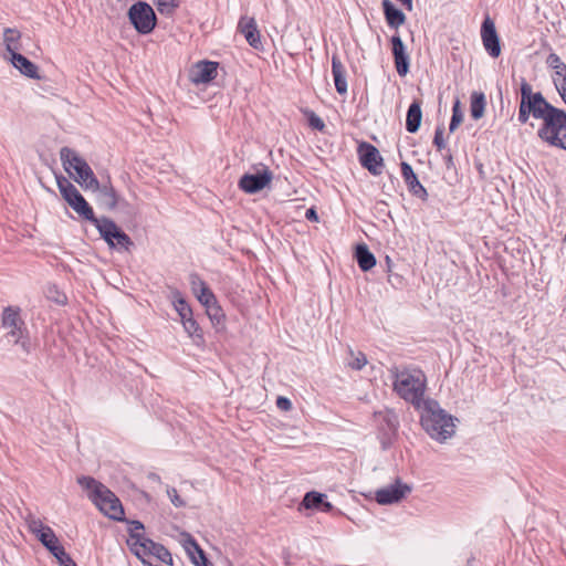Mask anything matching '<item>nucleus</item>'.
Returning a JSON list of instances; mask_svg holds the SVG:
<instances>
[{
  "label": "nucleus",
  "instance_id": "obj_12",
  "mask_svg": "<svg viewBox=\"0 0 566 566\" xmlns=\"http://www.w3.org/2000/svg\"><path fill=\"white\" fill-rule=\"evenodd\" d=\"M87 190L96 195V201L101 207L107 210H114L124 201L120 195L112 185L109 178L105 181L97 180V187H90Z\"/></svg>",
  "mask_w": 566,
  "mask_h": 566
},
{
  "label": "nucleus",
  "instance_id": "obj_13",
  "mask_svg": "<svg viewBox=\"0 0 566 566\" xmlns=\"http://www.w3.org/2000/svg\"><path fill=\"white\" fill-rule=\"evenodd\" d=\"M359 160L364 168H366L374 176L381 174L384 168V160L378 149L368 144L361 143L358 147Z\"/></svg>",
  "mask_w": 566,
  "mask_h": 566
},
{
  "label": "nucleus",
  "instance_id": "obj_18",
  "mask_svg": "<svg viewBox=\"0 0 566 566\" xmlns=\"http://www.w3.org/2000/svg\"><path fill=\"white\" fill-rule=\"evenodd\" d=\"M401 175L403 177L405 182L408 186L409 191L418 198L426 199V197L428 196L427 190L420 184L412 167L409 164H401Z\"/></svg>",
  "mask_w": 566,
  "mask_h": 566
},
{
  "label": "nucleus",
  "instance_id": "obj_32",
  "mask_svg": "<svg viewBox=\"0 0 566 566\" xmlns=\"http://www.w3.org/2000/svg\"><path fill=\"white\" fill-rule=\"evenodd\" d=\"M326 497L325 494L318 493V492H307L303 499L302 504L306 509H316L318 510L321 506V503H323V500Z\"/></svg>",
  "mask_w": 566,
  "mask_h": 566
},
{
  "label": "nucleus",
  "instance_id": "obj_35",
  "mask_svg": "<svg viewBox=\"0 0 566 566\" xmlns=\"http://www.w3.org/2000/svg\"><path fill=\"white\" fill-rule=\"evenodd\" d=\"M396 71L399 76H405L409 72V55L408 53L394 55Z\"/></svg>",
  "mask_w": 566,
  "mask_h": 566
},
{
  "label": "nucleus",
  "instance_id": "obj_53",
  "mask_svg": "<svg viewBox=\"0 0 566 566\" xmlns=\"http://www.w3.org/2000/svg\"><path fill=\"white\" fill-rule=\"evenodd\" d=\"M150 478H151L153 480H159V476H158V475H156V474H151V475H150Z\"/></svg>",
  "mask_w": 566,
  "mask_h": 566
},
{
  "label": "nucleus",
  "instance_id": "obj_33",
  "mask_svg": "<svg viewBox=\"0 0 566 566\" xmlns=\"http://www.w3.org/2000/svg\"><path fill=\"white\" fill-rule=\"evenodd\" d=\"M546 64L554 70V76L566 74V64L556 53H551L547 56Z\"/></svg>",
  "mask_w": 566,
  "mask_h": 566
},
{
  "label": "nucleus",
  "instance_id": "obj_42",
  "mask_svg": "<svg viewBox=\"0 0 566 566\" xmlns=\"http://www.w3.org/2000/svg\"><path fill=\"white\" fill-rule=\"evenodd\" d=\"M305 115L307 116L308 125L312 128L319 130V132H322L325 128L324 120L318 115H316L313 111H306Z\"/></svg>",
  "mask_w": 566,
  "mask_h": 566
},
{
  "label": "nucleus",
  "instance_id": "obj_47",
  "mask_svg": "<svg viewBox=\"0 0 566 566\" xmlns=\"http://www.w3.org/2000/svg\"><path fill=\"white\" fill-rule=\"evenodd\" d=\"M391 45H392V55L407 53L405 44L399 35H394L391 38Z\"/></svg>",
  "mask_w": 566,
  "mask_h": 566
},
{
  "label": "nucleus",
  "instance_id": "obj_29",
  "mask_svg": "<svg viewBox=\"0 0 566 566\" xmlns=\"http://www.w3.org/2000/svg\"><path fill=\"white\" fill-rule=\"evenodd\" d=\"M485 105L486 102L483 93H472L470 103V113L472 118L480 119L484 115Z\"/></svg>",
  "mask_w": 566,
  "mask_h": 566
},
{
  "label": "nucleus",
  "instance_id": "obj_54",
  "mask_svg": "<svg viewBox=\"0 0 566 566\" xmlns=\"http://www.w3.org/2000/svg\"><path fill=\"white\" fill-rule=\"evenodd\" d=\"M447 163H448V164H451V163H452V157H451V156H449V157H448Z\"/></svg>",
  "mask_w": 566,
  "mask_h": 566
},
{
  "label": "nucleus",
  "instance_id": "obj_9",
  "mask_svg": "<svg viewBox=\"0 0 566 566\" xmlns=\"http://www.w3.org/2000/svg\"><path fill=\"white\" fill-rule=\"evenodd\" d=\"M128 19L135 30L140 34L150 33L157 22L154 9L144 1H138L129 8Z\"/></svg>",
  "mask_w": 566,
  "mask_h": 566
},
{
  "label": "nucleus",
  "instance_id": "obj_52",
  "mask_svg": "<svg viewBox=\"0 0 566 566\" xmlns=\"http://www.w3.org/2000/svg\"><path fill=\"white\" fill-rule=\"evenodd\" d=\"M133 525H134V530H132V532H134V533H136V531H138V530H144V525L139 521H134Z\"/></svg>",
  "mask_w": 566,
  "mask_h": 566
},
{
  "label": "nucleus",
  "instance_id": "obj_38",
  "mask_svg": "<svg viewBox=\"0 0 566 566\" xmlns=\"http://www.w3.org/2000/svg\"><path fill=\"white\" fill-rule=\"evenodd\" d=\"M350 354V360H348V366L352 369L360 370L367 365V357L364 353L357 352L354 353L353 350L349 352Z\"/></svg>",
  "mask_w": 566,
  "mask_h": 566
},
{
  "label": "nucleus",
  "instance_id": "obj_31",
  "mask_svg": "<svg viewBox=\"0 0 566 566\" xmlns=\"http://www.w3.org/2000/svg\"><path fill=\"white\" fill-rule=\"evenodd\" d=\"M151 546V553L150 556H155L160 562L171 565L172 564V556L170 552L161 544L158 543H148Z\"/></svg>",
  "mask_w": 566,
  "mask_h": 566
},
{
  "label": "nucleus",
  "instance_id": "obj_41",
  "mask_svg": "<svg viewBox=\"0 0 566 566\" xmlns=\"http://www.w3.org/2000/svg\"><path fill=\"white\" fill-rule=\"evenodd\" d=\"M27 524H28V528L29 531L34 534L35 536H38L40 533L44 532V530H46V525L43 524V522L35 517V516H32L30 515L28 518H27Z\"/></svg>",
  "mask_w": 566,
  "mask_h": 566
},
{
  "label": "nucleus",
  "instance_id": "obj_43",
  "mask_svg": "<svg viewBox=\"0 0 566 566\" xmlns=\"http://www.w3.org/2000/svg\"><path fill=\"white\" fill-rule=\"evenodd\" d=\"M382 417V420L386 422L388 429L390 431H396L398 427V419L394 411H386L385 413H379Z\"/></svg>",
  "mask_w": 566,
  "mask_h": 566
},
{
  "label": "nucleus",
  "instance_id": "obj_50",
  "mask_svg": "<svg viewBox=\"0 0 566 566\" xmlns=\"http://www.w3.org/2000/svg\"><path fill=\"white\" fill-rule=\"evenodd\" d=\"M305 218L307 220H312V221H317V219H318L317 213L313 208L306 210Z\"/></svg>",
  "mask_w": 566,
  "mask_h": 566
},
{
  "label": "nucleus",
  "instance_id": "obj_19",
  "mask_svg": "<svg viewBox=\"0 0 566 566\" xmlns=\"http://www.w3.org/2000/svg\"><path fill=\"white\" fill-rule=\"evenodd\" d=\"M130 546L132 552L140 559L144 560L145 557H149L151 553V546L148 543H155L154 541L145 537L142 534L130 532L129 538L127 541Z\"/></svg>",
  "mask_w": 566,
  "mask_h": 566
},
{
  "label": "nucleus",
  "instance_id": "obj_37",
  "mask_svg": "<svg viewBox=\"0 0 566 566\" xmlns=\"http://www.w3.org/2000/svg\"><path fill=\"white\" fill-rule=\"evenodd\" d=\"M463 120V113L461 111L460 101L457 99L452 107V116L449 125L450 132H454Z\"/></svg>",
  "mask_w": 566,
  "mask_h": 566
},
{
  "label": "nucleus",
  "instance_id": "obj_14",
  "mask_svg": "<svg viewBox=\"0 0 566 566\" xmlns=\"http://www.w3.org/2000/svg\"><path fill=\"white\" fill-rule=\"evenodd\" d=\"M481 38L485 51L492 57H497L501 53L500 39L497 36L494 22L489 17H486L482 23Z\"/></svg>",
  "mask_w": 566,
  "mask_h": 566
},
{
  "label": "nucleus",
  "instance_id": "obj_7",
  "mask_svg": "<svg viewBox=\"0 0 566 566\" xmlns=\"http://www.w3.org/2000/svg\"><path fill=\"white\" fill-rule=\"evenodd\" d=\"M538 136L549 145L566 150V113L555 108L543 122Z\"/></svg>",
  "mask_w": 566,
  "mask_h": 566
},
{
  "label": "nucleus",
  "instance_id": "obj_10",
  "mask_svg": "<svg viewBox=\"0 0 566 566\" xmlns=\"http://www.w3.org/2000/svg\"><path fill=\"white\" fill-rule=\"evenodd\" d=\"M273 179V174L264 164L255 167L254 174H244L239 180V188L245 193H256L264 189Z\"/></svg>",
  "mask_w": 566,
  "mask_h": 566
},
{
  "label": "nucleus",
  "instance_id": "obj_20",
  "mask_svg": "<svg viewBox=\"0 0 566 566\" xmlns=\"http://www.w3.org/2000/svg\"><path fill=\"white\" fill-rule=\"evenodd\" d=\"M67 205L84 220L92 222L96 226L99 218H96L93 208L88 205L85 198L78 193Z\"/></svg>",
  "mask_w": 566,
  "mask_h": 566
},
{
  "label": "nucleus",
  "instance_id": "obj_15",
  "mask_svg": "<svg viewBox=\"0 0 566 566\" xmlns=\"http://www.w3.org/2000/svg\"><path fill=\"white\" fill-rule=\"evenodd\" d=\"M218 63L212 61H200L189 71V78L193 84H206L216 78Z\"/></svg>",
  "mask_w": 566,
  "mask_h": 566
},
{
  "label": "nucleus",
  "instance_id": "obj_5",
  "mask_svg": "<svg viewBox=\"0 0 566 566\" xmlns=\"http://www.w3.org/2000/svg\"><path fill=\"white\" fill-rule=\"evenodd\" d=\"M60 158L65 171L73 176L85 190L90 187H97V178L92 168L75 150L63 147L60 150Z\"/></svg>",
  "mask_w": 566,
  "mask_h": 566
},
{
  "label": "nucleus",
  "instance_id": "obj_51",
  "mask_svg": "<svg viewBox=\"0 0 566 566\" xmlns=\"http://www.w3.org/2000/svg\"><path fill=\"white\" fill-rule=\"evenodd\" d=\"M318 510L322 512H331L333 510V505H332V503L325 501V499H324L323 503H321V506Z\"/></svg>",
  "mask_w": 566,
  "mask_h": 566
},
{
  "label": "nucleus",
  "instance_id": "obj_45",
  "mask_svg": "<svg viewBox=\"0 0 566 566\" xmlns=\"http://www.w3.org/2000/svg\"><path fill=\"white\" fill-rule=\"evenodd\" d=\"M54 557L57 559L61 566H77L72 557L62 548Z\"/></svg>",
  "mask_w": 566,
  "mask_h": 566
},
{
  "label": "nucleus",
  "instance_id": "obj_48",
  "mask_svg": "<svg viewBox=\"0 0 566 566\" xmlns=\"http://www.w3.org/2000/svg\"><path fill=\"white\" fill-rule=\"evenodd\" d=\"M433 144L438 148V150H441L446 147V143L443 139V128L438 127L434 133Z\"/></svg>",
  "mask_w": 566,
  "mask_h": 566
},
{
  "label": "nucleus",
  "instance_id": "obj_34",
  "mask_svg": "<svg viewBox=\"0 0 566 566\" xmlns=\"http://www.w3.org/2000/svg\"><path fill=\"white\" fill-rule=\"evenodd\" d=\"M206 312L213 325H220L223 323L224 313L218 302L211 306H208Z\"/></svg>",
  "mask_w": 566,
  "mask_h": 566
},
{
  "label": "nucleus",
  "instance_id": "obj_11",
  "mask_svg": "<svg viewBox=\"0 0 566 566\" xmlns=\"http://www.w3.org/2000/svg\"><path fill=\"white\" fill-rule=\"evenodd\" d=\"M412 488L397 478L394 483L376 490L375 501L380 505L399 503L405 499Z\"/></svg>",
  "mask_w": 566,
  "mask_h": 566
},
{
  "label": "nucleus",
  "instance_id": "obj_26",
  "mask_svg": "<svg viewBox=\"0 0 566 566\" xmlns=\"http://www.w3.org/2000/svg\"><path fill=\"white\" fill-rule=\"evenodd\" d=\"M421 118H422V112H421L420 103L413 102L407 111V118H406L407 132L416 133L420 127Z\"/></svg>",
  "mask_w": 566,
  "mask_h": 566
},
{
  "label": "nucleus",
  "instance_id": "obj_28",
  "mask_svg": "<svg viewBox=\"0 0 566 566\" xmlns=\"http://www.w3.org/2000/svg\"><path fill=\"white\" fill-rule=\"evenodd\" d=\"M56 185L57 188L66 202H71V200L81 193L77 188L64 176H56Z\"/></svg>",
  "mask_w": 566,
  "mask_h": 566
},
{
  "label": "nucleus",
  "instance_id": "obj_16",
  "mask_svg": "<svg viewBox=\"0 0 566 566\" xmlns=\"http://www.w3.org/2000/svg\"><path fill=\"white\" fill-rule=\"evenodd\" d=\"M182 546L190 557L191 562L196 566H208V559L205 555L202 548L198 545L195 538L188 534L184 533L182 535Z\"/></svg>",
  "mask_w": 566,
  "mask_h": 566
},
{
  "label": "nucleus",
  "instance_id": "obj_3",
  "mask_svg": "<svg viewBox=\"0 0 566 566\" xmlns=\"http://www.w3.org/2000/svg\"><path fill=\"white\" fill-rule=\"evenodd\" d=\"M77 483L88 492L90 500L103 514L115 521L124 518L120 501L106 485L92 476H80Z\"/></svg>",
  "mask_w": 566,
  "mask_h": 566
},
{
  "label": "nucleus",
  "instance_id": "obj_21",
  "mask_svg": "<svg viewBox=\"0 0 566 566\" xmlns=\"http://www.w3.org/2000/svg\"><path fill=\"white\" fill-rule=\"evenodd\" d=\"M332 74L334 77L335 88L339 94L347 93V81H346V71L345 67L339 60V57L334 54L332 56Z\"/></svg>",
  "mask_w": 566,
  "mask_h": 566
},
{
  "label": "nucleus",
  "instance_id": "obj_22",
  "mask_svg": "<svg viewBox=\"0 0 566 566\" xmlns=\"http://www.w3.org/2000/svg\"><path fill=\"white\" fill-rule=\"evenodd\" d=\"M382 9L386 21L390 28L398 29L405 23V13L397 9L390 0H382Z\"/></svg>",
  "mask_w": 566,
  "mask_h": 566
},
{
  "label": "nucleus",
  "instance_id": "obj_39",
  "mask_svg": "<svg viewBox=\"0 0 566 566\" xmlns=\"http://www.w3.org/2000/svg\"><path fill=\"white\" fill-rule=\"evenodd\" d=\"M155 3L161 14H170L179 7L180 0H155Z\"/></svg>",
  "mask_w": 566,
  "mask_h": 566
},
{
  "label": "nucleus",
  "instance_id": "obj_2",
  "mask_svg": "<svg viewBox=\"0 0 566 566\" xmlns=\"http://www.w3.org/2000/svg\"><path fill=\"white\" fill-rule=\"evenodd\" d=\"M420 423L431 439L443 443L455 433L457 418L442 409L438 401L427 398L419 407Z\"/></svg>",
  "mask_w": 566,
  "mask_h": 566
},
{
  "label": "nucleus",
  "instance_id": "obj_25",
  "mask_svg": "<svg viewBox=\"0 0 566 566\" xmlns=\"http://www.w3.org/2000/svg\"><path fill=\"white\" fill-rule=\"evenodd\" d=\"M36 538L53 556L64 548L60 545L59 538L51 527H46V530L40 533Z\"/></svg>",
  "mask_w": 566,
  "mask_h": 566
},
{
  "label": "nucleus",
  "instance_id": "obj_30",
  "mask_svg": "<svg viewBox=\"0 0 566 566\" xmlns=\"http://www.w3.org/2000/svg\"><path fill=\"white\" fill-rule=\"evenodd\" d=\"M174 306L177 313L179 314L181 321L186 319L187 316H192L191 307L179 292L174 293Z\"/></svg>",
  "mask_w": 566,
  "mask_h": 566
},
{
  "label": "nucleus",
  "instance_id": "obj_6",
  "mask_svg": "<svg viewBox=\"0 0 566 566\" xmlns=\"http://www.w3.org/2000/svg\"><path fill=\"white\" fill-rule=\"evenodd\" d=\"M2 327L7 331L4 337L8 343L19 345L24 353H30L29 333L18 307L8 306L3 310Z\"/></svg>",
  "mask_w": 566,
  "mask_h": 566
},
{
  "label": "nucleus",
  "instance_id": "obj_49",
  "mask_svg": "<svg viewBox=\"0 0 566 566\" xmlns=\"http://www.w3.org/2000/svg\"><path fill=\"white\" fill-rule=\"evenodd\" d=\"M276 406L282 410H290L292 407V403L290 399L285 397H279L276 400Z\"/></svg>",
  "mask_w": 566,
  "mask_h": 566
},
{
  "label": "nucleus",
  "instance_id": "obj_40",
  "mask_svg": "<svg viewBox=\"0 0 566 566\" xmlns=\"http://www.w3.org/2000/svg\"><path fill=\"white\" fill-rule=\"evenodd\" d=\"M196 296L198 301L205 306V308L218 302L216 295L209 287L201 290L200 293L196 294Z\"/></svg>",
  "mask_w": 566,
  "mask_h": 566
},
{
  "label": "nucleus",
  "instance_id": "obj_44",
  "mask_svg": "<svg viewBox=\"0 0 566 566\" xmlns=\"http://www.w3.org/2000/svg\"><path fill=\"white\" fill-rule=\"evenodd\" d=\"M190 285L195 294L200 293L201 290L208 287L206 282L201 280V277L198 274L195 273L190 275Z\"/></svg>",
  "mask_w": 566,
  "mask_h": 566
},
{
  "label": "nucleus",
  "instance_id": "obj_46",
  "mask_svg": "<svg viewBox=\"0 0 566 566\" xmlns=\"http://www.w3.org/2000/svg\"><path fill=\"white\" fill-rule=\"evenodd\" d=\"M167 494L169 500L176 507H184L186 505V502L179 496L175 488H168Z\"/></svg>",
  "mask_w": 566,
  "mask_h": 566
},
{
  "label": "nucleus",
  "instance_id": "obj_27",
  "mask_svg": "<svg viewBox=\"0 0 566 566\" xmlns=\"http://www.w3.org/2000/svg\"><path fill=\"white\" fill-rule=\"evenodd\" d=\"M20 38H21V34L18 30L10 29V28L4 30L3 41L6 44L7 51L10 53V56H12V54L19 53V50L21 48L20 46Z\"/></svg>",
  "mask_w": 566,
  "mask_h": 566
},
{
  "label": "nucleus",
  "instance_id": "obj_8",
  "mask_svg": "<svg viewBox=\"0 0 566 566\" xmlns=\"http://www.w3.org/2000/svg\"><path fill=\"white\" fill-rule=\"evenodd\" d=\"M95 228L111 249L129 251L134 245L133 240L112 219L102 217Z\"/></svg>",
  "mask_w": 566,
  "mask_h": 566
},
{
  "label": "nucleus",
  "instance_id": "obj_1",
  "mask_svg": "<svg viewBox=\"0 0 566 566\" xmlns=\"http://www.w3.org/2000/svg\"><path fill=\"white\" fill-rule=\"evenodd\" d=\"M389 375L392 380V390L415 408L426 401L427 377L424 373L413 366H391Z\"/></svg>",
  "mask_w": 566,
  "mask_h": 566
},
{
  "label": "nucleus",
  "instance_id": "obj_24",
  "mask_svg": "<svg viewBox=\"0 0 566 566\" xmlns=\"http://www.w3.org/2000/svg\"><path fill=\"white\" fill-rule=\"evenodd\" d=\"M355 258L361 271H369L376 265L375 255L368 250L367 245L358 244L355 250Z\"/></svg>",
  "mask_w": 566,
  "mask_h": 566
},
{
  "label": "nucleus",
  "instance_id": "obj_36",
  "mask_svg": "<svg viewBox=\"0 0 566 566\" xmlns=\"http://www.w3.org/2000/svg\"><path fill=\"white\" fill-rule=\"evenodd\" d=\"M181 323L184 325L185 331L190 337L202 338L201 329L192 316H187V318L181 321Z\"/></svg>",
  "mask_w": 566,
  "mask_h": 566
},
{
  "label": "nucleus",
  "instance_id": "obj_4",
  "mask_svg": "<svg viewBox=\"0 0 566 566\" xmlns=\"http://www.w3.org/2000/svg\"><path fill=\"white\" fill-rule=\"evenodd\" d=\"M556 107L551 105L541 92L533 93L532 86L523 81L521 84V103L518 109V122L526 124L532 115L536 119L545 118L553 113Z\"/></svg>",
  "mask_w": 566,
  "mask_h": 566
},
{
  "label": "nucleus",
  "instance_id": "obj_23",
  "mask_svg": "<svg viewBox=\"0 0 566 566\" xmlns=\"http://www.w3.org/2000/svg\"><path fill=\"white\" fill-rule=\"evenodd\" d=\"M10 60L15 69H18L23 75L30 78H38V66L27 59L24 55L17 53L10 56Z\"/></svg>",
  "mask_w": 566,
  "mask_h": 566
},
{
  "label": "nucleus",
  "instance_id": "obj_17",
  "mask_svg": "<svg viewBox=\"0 0 566 566\" xmlns=\"http://www.w3.org/2000/svg\"><path fill=\"white\" fill-rule=\"evenodd\" d=\"M238 28L252 48H262L261 35L253 18H241Z\"/></svg>",
  "mask_w": 566,
  "mask_h": 566
}]
</instances>
